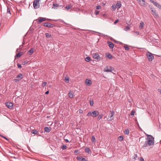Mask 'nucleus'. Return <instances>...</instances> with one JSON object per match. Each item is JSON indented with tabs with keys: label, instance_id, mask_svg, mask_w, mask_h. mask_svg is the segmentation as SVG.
Masks as SVG:
<instances>
[{
	"label": "nucleus",
	"instance_id": "1",
	"mask_svg": "<svg viewBox=\"0 0 161 161\" xmlns=\"http://www.w3.org/2000/svg\"><path fill=\"white\" fill-rule=\"evenodd\" d=\"M99 114V112L97 111H94L91 112H90L88 113L87 116H92L93 117H95L98 116Z\"/></svg>",
	"mask_w": 161,
	"mask_h": 161
},
{
	"label": "nucleus",
	"instance_id": "2",
	"mask_svg": "<svg viewBox=\"0 0 161 161\" xmlns=\"http://www.w3.org/2000/svg\"><path fill=\"white\" fill-rule=\"evenodd\" d=\"M23 78V75L21 73H19L17 75L16 77V78L14 79V81L15 82H19Z\"/></svg>",
	"mask_w": 161,
	"mask_h": 161
},
{
	"label": "nucleus",
	"instance_id": "3",
	"mask_svg": "<svg viewBox=\"0 0 161 161\" xmlns=\"http://www.w3.org/2000/svg\"><path fill=\"white\" fill-rule=\"evenodd\" d=\"M104 71L105 72H111L113 73V72H115V71L112 66L106 67L104 69Z\"/></svg>",
	"mask_w": 161,
	"mask_h": 161
},
{
	"label": "nucleus",
	"instance_id": "4",
	"mask_svg": "<svg viewBox=\"0 0 161 161\" xmlns=\"http://www.w3.org/2000/svg\"><path fill=\"white\" fill-rule=\"evenodd\" d=\"M40 0H34L33 2V7L34 8H39L40 6L39 1Z\"/></svg>",
	"mask_w": 161,
	"mask_h": 161
},
{
	"label": "nucleus",
	"instance_id": "5",
	"mask_svg": "<svg viewBox=\"0 0 161 161\" xmlns=\"http://www.w3.org/2000/svg\"><path fill=\"white\" fill-rule=\"evenodd\" d=\"M147 56L149 61H152L154 58V56L151 53L148 52L147 54Z\"/></svg>",
	"mask_w": 161,
	"mask_h": 161
},
{
	"label": "nucleus",
	"instance_id": "6",
	"mask_svg": "<svg viewBox=\"0 0 161 161\" xmlns=\"http://www.w3.org/2000/svg\"><path fill=\"white\" fill-rule=\"evenodd\" d=\"M110 113L107 118V120L108 121L112 120L114 119L113 116L114 113V112L113 111H110Z\"/></svg>",
	"mask_w": 161,
	"mask_h": 161
},
{
	"label": "nucleus",
	"instance_id": "7",
	"mask_svg": "<svg viewBox=\"0 0 161 161\" xmlns=\"http://www.w3.org/2000/svg\"><path fill=\"white\" fill-rule=\"evenodd\" d=\"M93 58L94 59H97L98 61L102 59L100 57L99 55L97 53H95L93 54Z\"/></svg>",
	"mask_w": 161,
	"mask_h": 161
},
{
	"label": "nucleus",
	"instance_id": "8",
	"mask_svg": "<svg viewBox=\"0 0 161 161\" xmlns=\"http://www.w3.org/2000/svg\"><path fill=\"white\" fill-rule=\"evenodd\" d=\"M150 2L153 3L155 6L159 8V9L161 10V6L157 2H155L153 0H150Z\"/></svg>",
	"mask_w": 161,
	"mask_h": 161
},
{
	"label": "nucleus",
	"instance_id": "9",
	"mask_svg": "<svg viewBox=\"0 0 161 161\" xmlns=\"http://www.w3.org/2000/svg\"><path fill=\"white\" fill-rule=\"evenodd\" d=\"M43 25L44 26L47 27L48 28H52L54 26V25L52 24L48 23L45 22L43 23Z\"/></svg>",
	"mask_w": 161,
	"mask_h": 161
},
{
	"label": "nucleus",
	"instance_id": "10",
	"mask_svg": "<svg viewBox=\"0 0 161 161\" xmlns=\"http://www.w3.org/2000/svg\"><path fill=\"white\" fill-rule=\"evenodd\" d=\"M38 20L37 21V23L38 24H40L41 22L46 20V19H47L46 18L39 17L38 18Z\"/></svg>",
	"mask_w": 161,
	"mask_h": 161
},
{
	"label": "nucleus",
	"instance_id": "11",
	"mask_svg": "<svg viewBox=\"0 0 161 161\" xmlns=\"http://www.w3.org/2000/svg\"><path fill=\"white\" fill-rule=\"evenodd\" d=\"M6 106L9 108H12L13 107V104L10 102H7L6 103Z\"/></svg>",
	"mask_w": 161,
	"mask_h": 161
},
{
	"label": "nucleus",
	"instance_id": "12",
	"mask_svg": "<svg viewBox=\"0 0 161 161\" xmlns=\"http://www.w3.org/2000/svg\"><path fill=\"white\" fill-rule=\"evenodd\" d=\"M139 1L140 5L142 6H145V2L144 0H137Z\"/></svg>",
	"mask_w": 161,
	"mask_h": 161
},
{
	"label": "nucleus",
	"instance_id": "13",
	"mask_svg": "<svg viewBox=\"0 0 161 161\" xmlns=\"http://www.w3.org/2000/svg\"><path fill=\"white\" fill-rule=\"evenodd\" d=\"M154 140H148L147 141L149 146L153 145L154 144Z\"/></svg>",
	"mask_w": 161,
	"mask_h": 161
},
{
	"label": "nucleus",
	"instance_id": "14",
	"mask_svg": "<svg viewBox=\"0 0 161 161\" xmlns=\"http://www.w3.org/2000/svg\"><path fill=\"white\" fill-rule=\"evenodd\" d=\"M107 44L110 49H112L114 47V44L111 42L108 41L107 42Z\"/></svg>",
	"mask_w": 161,
	"mask_h": 161
},
{
	"label": "nucleus",
	"instance_id": "15",
	"mask_svg": "<svg viewBox=\"0 0 161 161\" xmlns=\"http://www.w3.org/2000/svg\"><path fill=\"white\" fill-rule=\"evenodd\" d=\"M76 158L79 161H87L85 158H83L82 156H78Z\"/></svg>",
	"mask_w": 161,
	"mask_h": 161
},
{
	"label": "nucleus",
	"instance_id": "16",
	"mask_svg": "<svg viewBox=\"0 0 161 161\" xmlns=\"http://www.w3.org/2000/svg\"><path fill=\"white\" fill-rule=\"evenodd\" d=\"M59 6L62 7V8L63 7V6L62 5H59L58 4L53 3L52 8H53L54 9H57L58 8Z\"/></svg>",
	"mask_w": 161,
	"mask_h": 161
},
{
	"label": "nucleus",
	"instance_id": "17",
	"mask_svg": "<svg viewBox=\"0 0 161 161\" xmlns=\"http://www.w3.org/2000/svg\"><path fill=\"white\" fill-rule=\"evenodd\" d=\"M51 130V127H45L44 128V131L45 132H49Z\"/></svg>",
	"mask_w": 161,
	"mask_h": 161
},
{
	"label": "nucleus",
	"instance_id": "18",
	"mask_svg": "<svg viewBox=\"0 0 161 161\" xmlns=\"http://www.w3.org/2000/svg\"><path fill=\"white\" fill-rule=\"evenodd\" d=\"M116 5L118 9L121 6V2L119 1H118Z\"/></svg>",
	"mask_w": 161,
	"mask_h": 161
},
{
	"label": "nucleus",
	"instance_id": "19",
	"mask_svg": "<svg viewBox=\"0 0 161 161\" xmlns=\"http://www.w3.org/2000/svg\"><path fill=\"white\" fill-rule=\"evenodd\" d=\"M31 132L32 133L35 135H39V132L37 131L36 130H31Z\"/></svg>",
	"mask_w": 161,
	"mask_h": 161
},
{
	"label": "nucleus",
	"instance_id": "20",
	"mask_svg": "<svg viewBox=\"0 0 161 161\" xmlns=\"http://www.w3.org/2000/svg\"><path fill=\"white\" fill-rule=\"evenodd\" d=\"M23 52H19L18 54H17L15 56V58H19L20 56L23 54Z\"/></svg>",
	"mask_w": 161,
	"mask_h": 161
},
{
	"label": "nucleus",
	"instance_id": "21",
	"mask_svg": "<svg viewBox=\"0 0 161 161\" xmlns=\"http://www.w3.org/2000/svg\"><path fill=\"white\" fill-rule=\"evenodd\" d=\"M86 83L88 86H90L91 84V81L88 79H86Z\"/></svg>",
	"mask_w": 161,
	"mask_h": 161
},
{
	"label": "nucleus",
	"instance_id": "22",
	"mask_svg": "<svg viewBox=\"0 0 161 161\" xmlns=\"http://www.w3.org/2000/svg\"><path fill=\"white\" fill-rule=\"evenodd\" d=\"M147 137L148 140H154V138L151 135H147Z\"/></svg>",
	"mask_w": 161,
	"mask_h": 161
},
{
	"label": "nucleus",
	"instance_id": "23",
	"mask_svg": "<svg viewBox=\"0 0 161 161\" xmlns=\"http://www.w3.org/2000/svg\"><path fill=\"white\" fill-rule=\"evenodd\" d=\"M34 52V49L33 48H31L30 50L28 52V53H29L30 55H31Z\"/></svg>",
	"mask_w": 161,
	"mask_h": 161
},
{
	"label": "nucleus",
	"instance_id": "24",
	"mask_svg": "<svg viewBox=\"0 0 161 161\" xmlns=\"http://www.w3.org/2000/svg\"><path fill=\"white\" fill-rule=\"evenodd\" d=\"M69 97L70 98H72L73 97V92L70 91L68 93Z\"/></svg>",
	"mask_w": 161,
	"mask_h": 161
},
{
	"label": "nucleus",
	"instance_id": "25",
	"mask_svg": "<svg viewBox=\"0 0 161 161\" xmlns=\"http://www.w3.org/2000/svg\"><path fill=\"white\" fill-rule=\"evenodd\" d=\"M144 25V24L143 22H141L139 26V28L141 29H142L143 28Z\"/></svg>",
	"mask_w": 161,
	"mask_h": 161
},
{
	"label": "nucleus",
	"instance_id": "26",
	"mask_svg": "<svg viewBox=\"0 0 161 161\" xmlns=\"http://www.w3.org/2000/svg\"><path fill=\"white\" fill-rule=\"evenodd\" d=\"M106 55L107 57L109 59H111L113 58V56L110 53H108L107 54H106Z\"/></svg>",
	"mask_w": 161,
	"mask_h": 161
},
{
	"label": "nucleus",
	"instance_id": "27",
	"mask_svg": "<svg viewBox=\"0 0 161 161\" xmlns=\"http://www.w3.org/2000/svg\"><path fill=\"white\" fill-rule=\"evenodd\" d=\"M71 7H72V6H71V5H66V6L65 7V8H66V9L67 10H68L69 9L71 8Z\"/></svg>",
	"mask_w": 161,
	"mask_h": 161
},
{
	"label": "nucleus",
	"instance_id": "28",
	"mask_svg": "<svg viewBox=\"0 0 161 161\" xmlns=\"http://www.w3.org/2000/svg\"><path fill=\"white\" fill-rule=\"evenodd\" d=\"M147 145H148V143L147 142V141H146L144 142L143 146H142V148H145V147H147Z\"/></svg>",
	"mask_w": 161,
	"mask_h": 161
},
{
	"label": "nucleus",
	"instance_id": "29",
	"mask_svg": "<svg viewBox=\"0 0 161 161\" xmlns=\"http://www.w3.org/2000/svg\"><path fill=\"white\" fill-rule=\"evenodd\" d=\"M85 152L86 153H89L90 152V150L89 147H86L85 150Z\"/></svg>",
	"mask_w": 161,
	"mask_h": 161
},
{
	"label": "nucleus",
	"instance_id": "30",
	"mask_svg": "<svg viewBox=\"0 0 161 161\" xmlns=\"http://www.w3.org/2000/svg\"><path fill=\"white\" fill-rule=\"evenodd\" d=\"M129 133V130L128 129H126L124 132V133L125 135H128Z\"/></svg>",
	"mask_w": 161,
	"mask_h": 161
},
{
	"label": "nucleus",
	"instance_id": "31",
	"mask_svg": "<svg viewBox=\"0 0 161 161\" xmlns=\"http://www.w3.org/2000/svg\"><path fill=\"white\" fill-rule=\"evenodd\" d=\"M85 60L86 62H89L91 60V58L89 57H87L85 58Z\"/></svg>",
	"mask_w": 161,
	"mask_h": 161
},
{
	"label": "nucleus",
	"instance_id": "32",
	"mask_svg": "<svg viewBox=\"0 0 161 161\" xmlns=\"http://www.w3.org/2000/svg\"><path fill=\"white\" fill-rule=\"evenodd\" d=\"M94 103L93 100H90V104L91 106H92L93 105Z\"/></svg>",
	"mask_w": 161,
	"mask_h": 161
},
{
	"label": "nucleus",
	"instance_id": "33",
	"mask_svg": "<svg viewBox=\"0 0 161 161\" xmlns=\"http://www.w3.org/2000/svg\"><path fill=\"white\" fill-rule=\"evenodd\" d=\"M65 81L66 83H68L69 82V78L68 77H65Z\"/></svg>",
	"mask_w": 161,
	"mask_h": 161
},
{
	"label": "nucleus",
	"instance_id": "34",
	"mask_svg": "<svg viewBox=\"0 0 161 161\" xmlns=\"http://www.w3.org/2000/svg\"><path fill=\"white\" fill-rule=\"evenodd\" d=\"M125 50L127 51H128L129 50L130 48L128 47L127 45H125L124 46Z\"/></svg>",
	"mask_w": 161,
	"mask_h": 161
},
{
	"label": "nucleus",
	"instance_id": "35",
	"mask_svg": "<svg viewBox=\"0 0 161 161\" xmlns=\"http://www.w3.org/2000/svg\"><path fill=\"white\" fill-rule=\"evenodd\" d=\"M153 14L154 15H155V16L157 18L159 17V16L158 14H157L156 12V10H154V12H153Z\"/></svg>",
	"mask_w": 161,
	"mask_h": 161
},
{
	"label": "nucleus",
	"instance_id": "36",
	"mask_svg": "<svg viewBox=\"0 0 161 161\" xmlns=\"http://www.w3.org/2000/svg\"><path fill=\"white\" fill-rule=\"evenodd\" d=\"M91 140H92V142H95V137L94 136H92Z\"/></svg>",
	"mask_w": 161,
	"mask_h": 161
},
{
	"label": "nucleus",
	"instance_id": "37",
	"mask_svg": "<svg viewBox=\"0 0 161 161\" xmlns=\"http://www.w3.org/2000/svg\"><path fill=\"white\" fill-rule=\"evenodd\" d=\"M118 139L120 141H122L123 140V137L122 136H120L118 137Z\"/></svg>",
	"mask_w": 161,
	"mask_h": 161
},
{
	"label": "nucleus",
	"instance_id": "38",
	"mask_svg": "<svg viewBox=\"0 0 161 161\" xmlns=\"http://www.w3.org/2000/svg\"><path fill=\"white\" fill-rule=\"evenodd\" d=\"M112 8L113 10H114L116 8V5L115 4H113L112 5Z\"/></svg>",
	"mask_w": 161,
	"mask_h": 161
},
{
	"label": "nucleus",
	"instance_id": "39",
	"mask_svg": "<svg viewBox=\"0 0 161 161\" xmlns=\"http://www.w3.org/2000/svg\"><path fill=\"white\" fill-rule=\"evenodd\" d=\"M137 157V156L136 154H134V156L133 157L132 160L133 161H135L136 160V158Z\"/></svg>",
	"mask_w": 161,
	"mask_h": 161
},
{
	"label": "nucleus",
	"instance_id": "40",
	"mask_svg": "<svg viewBox=\"0 0 161 161\" xmlns=\"http://www.w3.org/2000/svg\"><path fill=\"white\" fill-rule=\"evenodd\" d=\"M130 29V27L129 26H127L124 29V30L126 31H127Z\"/></svg>",
	"mask_w": 161,
	"mask_h": 161
},
{
	"label": "nucleus",
	"instance_id": "41",
	"mask_svg": "<svg viewBox=\"0 0 161 161\" xmlns=\"http://www.w3.org/2000/svg\"><path fill=\"white\" fill-rule=\"evenodd\" d=\"M45 36L47 37L48 38L51 36V35H50L49 33H46L45 34Z\"/></svg>",
	"mask_w": 161,
	"mask_h": 161
},
{
	"label": "nucleus",
	"instance_id": "42",
	"mask_svg": "<svg viewBox=\"0 0 161 161\" xmlns=\"http://www.w3.org/2000/svg\"><path fill=\"white\" fill-rule=\"evenodd\" d=\"M47 84V82H43L42 84V86L43 87H44Z\"/></svg>",
	"mask_w": 161,
	"mask_h": 161
},
{
	"label": "nucleus",
	"instance_id": "43",
	"mask_svg": "<svg viewBox=\"0 0 161 161\" xmlns=\"http://www.w3.org/2000/svg\"><path fill=\"white\" fill-rule=\"evenodd\" d=\"M61 148L63 150L67 148V146L66 145H64L62 146Z\"/></svg>",
	"mask_w": 161,
	"mask_h": 161
},
{
	"label": "nucleus",
	"instance_id": "44",
	"mask_svg": "<svg viewBox=\"0 0 161 161\" xmlns=\"http://www.w3.org/2000/svg\"><path fill=\"white\" fill-rule=\"evenodd\" d=\"M103 115L102 114H101L100 115H98V119L99 120L100 119L103 117Z\"/></svg>",
	"mask_w": 161,
	"mask_h": 161
},
{
	"label": "nucleus",
	"instance_id": "45",
	"mask_svg": "<svg viewBox=\"0 0 161 161\" xmlns=\"http://www.w3.org/2000/svg\"><path fill=\"white\" fill-rule=\"evenodd\" d=\"M101 6L100 5H98L96 6V8L97 9H101Z\"/></svg>",
	"mask_w": 161,
	"mask_h": 161
},
{
	"label": "nucleus",
	"instance_id": "46",
	"mask_svg": "<svg viewBox=\"0 0 161 161\" xmlns=\"http://www.w3.org/2000/svg\"><path fill=\"white\" fill-rule=\"evenodd\" d=\"M99 13V12L97 10H96L94 12V14L96 15L98 14Z\"/></svg>",
	"mask_w": 161,
	"mask_h": 161
},
{
	"label": "nucleus",
	"instance_id": "47",
	"mask_svg": "<svg viewBox=\"0 0 161 161\" xmlns=\"http://www.w3.org/2000/svg\"><path fill=\"white\" fill-rule=\"evenodd\" d=\"M17 66H18V68H19L20 69L22 68V66H21V65L19 63H18L17 64Z\"/></svg>",
	"mask_w": 161,
	"mask_h": 161
},
{
	"label": "nucleus",
	"instance_id": "48",
	"mask_svg": "<svg viewBox=\"0 0 161 161\" xmlns=\"http://www.w3.org/2000/svg\"><path fill=\"white\" fill-rule=\"evenodd\" d=\"M135 112L134 111V110H132L131 112V115H134V114H135Z\"/></svg>",
	"mask_w": 161,
	"mask_h": 161
},
{
	"label": "nucleus",
	"instance_id": "49",
	"mask_svg": "<svg viewBox=\"0 0 161 161\" xmlns=\"http://www.w3.org/2000/svg\"><path fill=\"white\" fill-rule=\"evenodd\" d=\"M7 13H9L10 14H11V13H10V9H9L8 8H8H7Z\"/></svg>",
	"mask_w": 161,
	"mask_h": 161
},
{
	"label": "nucleus",
	"instance_id": "50",
	"mask_svg": "<svg viewBox=\"0 0 161 161\" xmlns=\"http://www.w3.org/2000/svg\"><path fill=\"white\" fill-rule=\"evenodd\" d=\"M0 136H1V137H3V138H4L5 139H6L7 140H8V139L7 138H6V137H4V136H2L1 135H0Z\"/></svg>",
	"mask_w": 161,
	"mask_h": 161
},
{
	"label": "nucleus",
	"instance_id": "51",
	"mask_svg": "<svg viewBox=\"0 0 161 161\" xmlns=\"http://www.w3.org/2000/svg\"><path fill=\"white\" fill-rule=\"evenodd\" d=\"M134 32L135 33H136V35H138L139 34V33L138 31H134Z\"/></svg>",
	"mask_w": 161,
	"mask_h": 161
},
{
	"label": "nucleus",
	"instance_id": "52",
	"mask_svg": "<svg viewBox=\"0 0 161 161\" xmlns=\"http://www.w3.org/2000/svg\"><path fill=\"white\" fill-rule=\"evenodd\" d=\"M27 63V62L26 61H25L22 63L23 65H25Z\"/></svg>",
	"mask_w": 161,
	"mask_h": 161
},
{
	"label": "nucleus",
	"instance_id": "53",
	"mask_svg": "<svg viewBox=\"0 0 161 161\" xmlns=\"http://www.w3.org/2000/svg\"><path fill=\"white\" fill-rule=\"evenodd\" d=\"M119 22V19H116L114 22V24H116L117 22Z\"/></svg>",
	"mask_w": 161,
	"mask_h": 161
},
{
	"label": "nucleus",
	"instance_id": "54",
	"mask_svg": "<svg viewBox=\"0 0 161 161\" xmlns=\"http://www.w3.org/2000/svg\"><path fill=\"white\" fill-rule=\"evenodd\" d=\"M140 161H144V160L142 157H141Z\"/></svg>",
	"mask_w": 161,
	"mask_h": 161
},
{
	"label": "nucleus",
	"instance_id": "55",
	"mask_svg": "<svg viewBox=\"0 0 161 161\" xmlns=\"http://www.w3.org/2000/svg\"><path fill=\"white\" fill-rule=\"evenodd\" d=\"M150 9L151 10V11L153 13L154 12V10H154L152 8H151Z\"/></svg>",
	"mask_w": 161,
	"mask_h": 161
},
{
	"label": "nucleus",
	"instance_id": "56",
	"mask_svg": "<svg viewBox=\"0 0 161 161\" xmlns=\"http://www.w3.org/2000/svg\"><path fill=\"white\" fill-rule=\"evenodd\" d=\"M64 141H65V142H69V141L68 140V139H64Z\"/></svg>",
	"mask_w": 161,
	"mask_h": 161
},
{
	"label": "nucleus",
	"instance_id": "57",
	"mask_svg": "<svg viewBox=\"0 0 161 161\" xmlns=\"http://www.w3.org/2000/svg\"><path fill=\"white\" fill-rule=\"evenodd\" d=\"M83 110H79V113H80V114H81L83 113Z\"/></svg>",
	"mask_w": 161,
	"mask_h": 161
},
{
	"label": "nucleus",
	"instance_id": "58",
	"mask_svg": "<svg viewBox=\"0 0 161 161\" xmlns=\"http://www.w3.org/2000/svg\"><path fill=\"white\" fill-rule=\"evenodd\" d=\"M79 151V150H75V151H74V153H77Z\"/></svg>",
	"mask_w": 161,
	"mask_h": 161
},
{
	"label": "nucleus",
	"instance_id": "59",
	"mask_svg": "<svg viewBox=\"0 0 161 161\" xmlns=\"http://www.w3.org/2000/svg\"><path fill=\"white\" fill-rule=\"evenodd\" d=\"M49 93V91H47L46 92L45 94H47Z\"/></svg>",
	"mask_w": 161,
	"mask_h": 161
},
{
	"label": "nucleus",
	"instance_id": "60",
	"mask_svg": "<svg viewBox=\"0 0 161 161\" xmlns=\"http://www.w3.org/2000/svg\"><path fill=\"white\" fill-rule=\"evenodd\" d=\"M46 20H51V19H46Z\"/></svg>",
	"mask_w": 161,
	"mask_h": 161
},
{
	"label": "nucleus",
	"instance_id": "61",
	"mask_svg": "<svg viewBox=\"0 0 161 161\" xmlns=\"http://www.w3.org/2000/svg\"><path fill=\"white\" fill-rule=\"evenodd\" d=\"M103 6H105V3H103Z\"/></svg>",
	"mask_w": 161,
	"mask_h": 161
}]
</instances>
